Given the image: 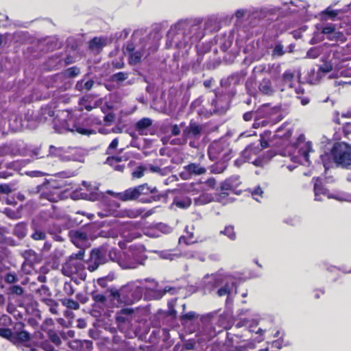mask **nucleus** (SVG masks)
<instances>
[{"mask_svg": "<svg viewBox=\"0 0 351 351\" xmlns=\"http://www.w3.org/2000/svg\"><path fill=\"white\" fill-rule=\"evenodd\" d=\"M146 170V167L144 166H138L136 168V169L132 173V176L134 178H141L144 176L145 171Z\"/></svg>", "mask_w": 351, "mask_h": 351, "instance_id": "obj_61", "label": "nucleus"}, {"mask_svg": "<svg viewBox=\"0 0 351 351\" xmlns=\"http://www.w3.org/2000/svg\"><path fill=\"white\" fill-rule=\"evenodd\" d=\"M232 150L229 147V143L226 141H215L213 142L208 149V155L211 160L219 159L230 160Z\"/></svg>", "mask_w": 351, "mask_h": 351, "instance_id": "obj_9", "label": "nucleus"}, {"mask_svg": "<svg viewBox=\"0 0 351 351\" xmlns=\"http://www.w3.org/2000/svg\"><path fill=\"white\" fill-rule=\"evenodd\" d=\"M206 172V169L199 163L191 162L183 167L180 176L183 180H189L193 176H201Z\"/></svg>", "mask_w": 351, "mask_h": 351, "instance_id": "obj_16", "label": "nucleus"}, {"mask_svg": "<svg viewBox=\"0 0 351 351\" xmlns=\"http://www.w3.org/2000/svg\"><path fill=\"white\" fill-rule=\"evenodd\" d=\"M6 310L17 320L21 319L23 318L22 313L17 309L16 306L14 304L8 302Z\"/></svg>", "mask_w": 351, "mask_h": 351, "instance_id": "obj_49", "label": "nucleus"}, {"mask_svg": "<svg viewBox=\"0 0 351 351\" xmlns=\"http://www.w3.org/2000/svg\"><path fill=\"white\" fill-rule=\"evenodd\" d=\"M93 118L88 117L84 113L80 115L74 114L71 111H67L66 118L62 125V128L72 132H77L81 135L90 136L95 134V131L89 128V122Z\"/></svg>", "mask_w": 351, "mask_h": 351, "instance_id": "obj_5", "label": "nucleus"}, {"mask_svg": "<svg viewBox=\"0 0 351 351\" xmlns=\"http://www.w3.org/2000/svg\"><path fill=\"white\" fill-rule=\"evenodd\" d=\"M230 160L219 159L217 161L210 167L211 172L214 173H223L228 167V162Z\"/></svg>", "mask_w": 351, "mask_h": 351, "instance_id": "obj_37", "label": "nucleus"}, {"mask_svg": "<svg viewBox=\"0 0 351 351\" xmlns=\"http://www.w3.org/2000/svg\"><path fill=\"white\" fill-rule=\"evenodd\" d=\"M23 256L24 257L25 262L33 265L34 264L38 259V254L33 250H26L23 253Z\"/></svg>", "mask_w": 351, "mask_h": 351, "instance_id": "obj_42", "label": "nucleus"}, {"mask_svg": "<svg viewBox=\"0 0 351 351\" xmlns=\"http://www.w3.org/2000/svg\"><path fill=\"white\" fill-rule=\"evenodd\" d=\"M260 151V148L256 146L254 143L248 145L241 153V157L243 158V162H250L253 155H256Z\"/></svg>", "mask_w": 351, "mask_h": 351, "instance_id": "obj_32", "label": "nucleus"}, {"mask_svg": "<svg viewBox=\"0 0 351 351\" xmlns=\"http://www.w3.org/2000/svg\"><path fill=\"white\" fill-rule=\"evenodd\" d=\"M62 304L68 308L73 310H77L80 308L79 303L71 298H64L60 300Z\"/></svg>", "mask_w": 351, "mask_h": 351, "instance_id": "obj_44", "label": "nucleus"}, {"mask_svg": "<svg viewBox=\"0 0 351 351\" xmlns=\"http://www.w3.org/2000/svg\"><path fill=\"white\" fill-rule=\"evenodd\" d=\"M273 56H282L285 54L284 47L282 44H276L274 47L273 51Z\"/></svg>", "mask_w": 351, "mask_h": 351, "instance_id": "obj_64", "label": "nucleus"}, {"mask_svg": "<svg viewBox=\"0 0 351 351\" xmlns=\"http://www.w3.org/2000/svg\"><path fill=\"white\" fill-rule=\"evenodd\" d=\"M92 298L95 303L106 305L107 303V298L104 294L99 293L97 291H93L91 293Z\"/></svg>", "mask_w": 351, "mask_h": 351, "instance_id": "obj_51", "label": "nucleus"}, {"mask_svg": "<svg viewBox=\"0 0 351 351\" xmlns=\"http://www.w3.org/2000/svg\"><path fill=\"white\" fill-rule=\"evenodd\" d=\"M24 292V289L20 285H11L7 289V294L8 295L21 296L23 295Z\"/></svg>", "mask_w": 351, "mask_h": 351, "instance_id": "obj_50", "label": "nucleus"}, {"mask_svg": "<svg viewBox=\"0 0 351 351\" xmlns=\"http://www.w3.org/2000/svg\"><path fill=\"white\" fill-rule=\"evenodd\" d=\"M281 80L283 86L281 88V91L285 90L287 88H293L295 82V71L291 69L286 70L281 77Z\"/></svg>", "mask_w": 351, "mask_h": 351, "instance_id": "obj_26", "label": "nucleus"}, {"mask_svg": "<svg viewBox=\"0 0 351 351\" xmlns=\"http://www.w3.org/2000/svg\"><path fill=\"white\" fill-rule=\"evenodd\" d=\"M36 317H30L27 319V323L29 326L34 328H37L39 326V320H41V315L40 312L38 311L36 313Z\"/></svg>", "mask_w": 351, "mask_h": 351, "instance_id": "obj_57", "label": "nucleus"}, {"mask_svg": "<svg viewBox=\"0 0 351 351\" xmlns=\"http://www.w3.org/2000/svg\"><path fill=\"white\" fill-rule=\"evenodd\" d=\"M147 259L145 249L141 245H131L127 250L123 251L121 259L122 269H136L143 265Z\"/></svg>", "mask_w": 351, "mask_h": 351, "instance_id": "obj_6", "label": "nucleus"}, {"mask_svg": "<svg viewBox=\"0 0 351 351\" xmlns=\"http://www.w3.org/2000/svg\"><path fill=\"white\" fill-rule=\"evenodd\" d=\"M80 73V69L77 66H73L65 69L62 74L66 78H73Z\"/></svg>", "mask_w": 351, "mask_h": 351, "instance_id": "obj_48", "label": "nucleus"}, {"mask_svg": "<svg viewBox=\"0 0 351 351\" xmlns=\"http://www.w3.org/2000/svg\"><path fill=\"white\" fill-rule=\"evenodd\" d=\"M95 84V81L93 79H90L86 82L84 80H80L77 82L75 84V89L81 93L84 91L90 90Z\"/></svg>", "mask_w": 351, "mask_h": 351, "instance_id": "obj_38", "label": "nucleus"}, {"mask_svg": "<svg viewBox=\"0 0 351 351\" xmlns=\"http://www.w3.org/2000/svg\"><path fill=\"white\" fill-rule=\"evenodd\" d=\"M320 54L321 51L318 47H311L308 50L306 56L309 58L315 59L318 58Z\"/></svg>", "mask_w": 351, "mask_h": 351, "instance_id": "obj_60", "label": "nucleus"}, {"mask_svg": "<svg viewBox=\"0 0 351 351\" xmlns=\"http://www.w3.org/2000/svg\"><path fill=\"white\" fill-rule=\"evenodd\" d=\"M128 73L127 72L120 71L113 74L111 76V80L117 83L122 82L128 78Z\"/></svg>", "mask_w": 351, "mask_h": 351, "instance_id": "obj_53", "label": "nucleus"}, {"mask_svg": "<svg viewBox=\"0 0 351 351\" xmlns=\"http://www.w3.org/2000/svg\"><path fill=\"white\" fill-rule=\"evenodd\" d=\"M42 196L51 202H57L60 199L59 195H55L51 192H47L42 194Z\"/></svg>", "mask_w": 351, "mask_h": 351, "instance_id": "obj_63", "label": "nucleus"}, {"mask_svg": "<svg viewBox=\"0 0 351 351\" xmlns=\"http://www.w3.org/2000/svg\"><path fill=\"white\" fill-rule=\"evenodd\" d=\"M187 234H188L187 236L180 237L179 239V242L180 243L182 242L186 245H190V244L194 243L195 241L193 240V239H194L193 233L187 232Z\"/></svg>", "mask_w": 351, "mask_h": 351, "instance_id": "obj_58", "label": "nucleus"}, {"mask_svg": "<svg viewBox=\"0 0 351 351\" xmlns=\"http://www.w3.org/2000/svg\"><path fill=\"white\" fill-rule=\"evenodd\" d=\"M24 324L20 321L14 326L15 331L10 329V335L6 339L17 346H24L29 348L30 351H36V349L29 343L31 339V335L26 330H23Z\"/></svg>", "mask_w": 351, "mask_h": 351, "instance_id": "obj_8", "label": "nucleus"}, {"mask_svg": "<svg viewBox=\"0 0 351 351\" xmlns=\"http://www.w3.org/2000/svg\"><path fill=\"white\" fill-rule=\"evenodd\" d=\"M223 285V278L219 275H212L203 285L204 294H210Z\"/></svg>", "mask_w": 351, "mask_h": 351, "instance_id": "obj_21", "label": "nucleus"}, {"mask_svg": "<svg viewBox=\"0 0 351 351\" xmlns=\"http://www.w3.org/2000/svg\"><path fill=\"white\" fill-rule=\"evenodd\" d=\"M54 116L55 107L53 104L43 106L40 109L38 116L36 117V121L38 123H44L48 118H53Z\"/></svg>", "mask_w": 351, "mask_h": 351, "instance_id": "obj_24", "label": "nucleus"}, {"mask_svg": "<svg viewBox=\"0 0 351 351\" xmlns=\"http://www.w3.org/2000/svg\"><path fill=\"white\" fill-rule=\"evenodd\" d=\"M153 120L149 117H143L134 125V129L141 136L153 135Z\"/></svg>", "mask_w": 351, "mask_h": 351, "instance_id": "obj_19", "label": "nucleus"}, {"mask_svg": "<svg viewBox=\"0 0 351 351\" xmlns=\"http://www.w3.org/2000/svg\"><path fill=\"white\" fill-rule=\"evenodd\" d=\"M62 273L67 276H71L73 274H79L80 278L84 280L86 274L82 262L75 260L73 257H69L66 261L62 265Z\"/></svg>", "mask_w": 351, "mask_h": 351, "instance_id": "obj_13", "label": "nucleus"}, {"mask_svg": "<svg viewBox=\"0 0 351 351\" xmlns=\"http://www.w3.org/2000/svg\"><path fill=\"white\" fill-rule=\"evenodd\" d=\"M213 201V197L208 194L201 195L195 199V204L196 206H203L209 204Z\"/></svg>", "mask_w": 351, "mask_h": 351, "instance_id": "obj_47", "label": "nucleus"}, {"mask_svg": "<svg viewBox=\"0 0 351 351\" xmlns=\"http://www.w3.org/2000/svg\"><path fill=\"white\" fill-rule=\"evenodd\" d=\"M106 258L108 261L117 263L121 267V259L122 258L123 251L118 250L116 247H106Z\"/></svg>", "mask_w": 351, "mask_h": 351, "instance_id": "obj_30", "label": "nucleus"}, {"mask_svg": "<svg viewBox=\"0 0 351 351\" xmlns=\"http://www.w3.org/2000/svg\"><path fill=\"white\" fill-rule=\"evenodd\" d=\"M146 41L143 39L137 40L134 37L128 40L125 45L123 50L125 53L128 54L129 64L136 65L139 64L145 53Z\"/></svg>", "mask_w": 351, "mask_h": 351, "instance_id": "obj_7", "label": "nucleus"}, {"mask_svg": "<svg viewBox=\"0 0 351 351\" xmlns=\"http://www.w3.org/2000/svg\"><path fill=\"white\" fill-rule=\"evenodd\" d=\"M220 234L226 236L232 241H234L237 239V234L234 230V227L232 225L226 226L224 230L220 231Z\"/></svg>", "mask_w": 351, "mask_h": 351, "instance_id": "obj_46", "label": "nucleus"}, {"mask_svg": "<svg viewBox=\"0 0 351 351\" xmlns=\"http://www.w3.org/2000/svg\"><path fill=\"white\" fill-rule=\"evenodd\" d=\"M13 234L19 239H23L27 234V228L23 223H17L14 228Z\"/></svg>", "mask_w": 351, "mask_h": 351, "instance_id": "obj_43", "label": "nucleus"}, {"mask_svg": "<svg viewBox=\"0 0 351 351\" xmlns=\"http://www.w3.org/2000/svg\"><path fill=\"white\" fill-rule=\"evenodd\" d=\"M202 130V125L194 119H191L189 125L184 128L182 136L185 139L199 137L201 135Z\"/></svg>", "mask_w": 351, "mask_h": 351, "instance_id": "obj_20", "label": "nucleus"}, {"mask_svg": "<svg viewBox=\"0 0 351 351\" xmlns=\"http://www.w3.org/2000/svg\"><path fill=\"white\" fill-rule=\"evenodd\" d=\"M47 334L48 337L47 339H45L42 332H35L36 337L40 339L39 346L45 351H54L55 347H60L62 341L57 332L53 330Z\"/></svg>", "mask_w": 351, "mask_h": 351, "instance_id": "obj_12", "label": "nucleus"}, {"mask_svg": "<svg viewBox=\"0 0 351 351\" xmlns=\"http://www.w3.org/2000/svg\"><path fill=\"white\" fill-rule=\"evenodd\" d=\"M241 184V182L239 176H232L229 177L221 184L220 188L221 193L219 194V196L221 197H226L229 195V193L228 191H234Z\"/></svg>", "mask_w": 351, "mask_h": 351, "instance_id": "obj_18", "label": "nucleus"}, {"mask_svg": "<svg viewBox=\"0 0 351 351\" xmlns=\"http://www.w3.org/2000/svg\"><path fill=\"white\" fill-rule=\"evenodd\" d=\"M106 254L105 246L93 249L87 262V269L90 272H93L96 271L101 265L108 262Z\"/></svg>", "mask_w": 351, "mask_h": 351, "instance_id": "obj_11", "label": "nucleus"}, {"mask_svg": "<svg viewBox=\"0 0 351 351\" xmlns=\"http://www.w3.org/2000/svg\"><path fill=\"white\" fill-rule=\"evenodd\" d=\"M64 292L68 295H72L75 293V289L71 283V281H66L63 287Z\"/></svg>", "mask_w": 351, "mask_h": 351, "instance_id": "obj_62", "label": "nucleus"}, {"mask_svg": "<svg viewBox=\"0 0 351 351\" xmlns=\"http://www.w3.org/2000/svg\"><path fill=\"white\" fill-rule=\"evenodd\" d=\"M117 278V274L114 271H110L108 275L99 278L97 280V285L102 287H108L109 283L113 282Z\"/></svg>", "mask_w": 351, "mask_h": 351, "instance_id": "obj_36", "label": "nucleus"}, {"mask_svg": "<svg viewBox=\"0 0 351 351\" xmlns=\"http://www.w3.org/2000/svg\"><path fill=\"white\" fill-rule=\"evenodd\" d=\"M33 232L31 234V238L35 241L45 240L46 239L45 231L37 223H33L32 225Z\"/></svg>", "mask_w": 351, "mask_h": 351, "instance_id": "obj_35", "label": "nucleus"}, {"mask_svg": "<svg viewBox=\"0 0 351 351\" xmlns=\"http://www.w3.org/2000/svg\"><path fill=\"white\" fill-rule=\"evenodd\" d=\"M69 348L74 349L75 351H92L93 344L89 340H75L69 343Z\"/></svg>", "mask_w": 351, "mask_h": 351, "instance_id": "obj_28", "label": "nucleus"}, {"mask_svg": "<svg viewBox=\"0 0 351 351\" xmlns=\"http://www.w3.org/2000/svg\"><path fill=\"white\" fill-rule=\"evenodd\" d=\"M195 341L193 339H189L183 343L181 351L193 350L195 348Z\"/></svg>", "mask_w": 351, "mask_h": 351, "instance_id": "obj_59", "label": "nucleus"}, {"mask_svg": "<svg viewBox=\"0 0 351 351\" xmlns=\"http://www.w3.org/2000/svg\"><path fill=\"white\" fill-rule=\"evenodd\" d=\"M112 300L119 304L131 305L138 302L143 297L144 288L135 282H129L119 289L109 290Z\"/></svg>", "mask_w": 351, "mask_h": 351, "instance_id": "obj_4", "label": "nucleus"}, {"mask_svg": "<svg viewBox=\"0 0 351 351\" xmlns=\"http://www.w3.org/2000/svg\"><path fill=\"white\" fill-rule=\"evenodd\" d=\"M268 107V104H263L261 108H259L256 111L251 110L246 112L243 114V119L246 122H249L252 121L255 118H258L261 117L262 114H263V113H265L267 111Z\"/></svg>", "mask_w": 351, "mask_h": 351, "instance_id": "obj_29", "label": "nucleus"}, {"mask_svg": "<svg viewBox=\"0 0 351 351\" xmlns=\"http://www.w3.org/2000/svg\"><path fill=\"white\" fill-rule=\"evenodd\" d=\"M108 40L107 37L95 36L90 39L88 42V49L90 51L100 53L103 48L108 44Z\"/></svg>", "mask_w": 351, "mask_h": 351, "instance_id": "obj_25", "label": "nucleus"}, {"mask_svg": "<svg viewBox=\"0 0 351 351\" xmlns=\"http://www.w3.org/2000/svg\"><path fill=\"white\" fill-rule=\"evenodd\" d=\"M312 151V146L310 142L306 143L303 146L300 147L298 153L302 156L306 161H308L309 152Z\"/></svg>", "mask_w": 351, "mask_h": 351, "instance_id": "obj_45", "label": "nucleus"}, {"mask_svg": "<svg viewBox=\"0 0 351 351\" xmlns=\"http://www.w3.org/2000/svg\"><path fill=\"white\" fill-rule=\"evenodd\" d=\"M321 160L326 169L330 167L331 160L337 167L348 169L351 166V145L346 142L337 141L329 152L321 155Z\"/></svg>", "mask_w": 351, "mask_h": 351, "instance_id": "obj_2", "label": "nucleus"}, {"mask_svg": "<svg viewBox=\"0 0 351 351\" xmlns=\"http://www.w3.org/2000/svg\"><path fill=\"white\" fill-rule=\"evenodd\" d=\"M42 302L49 307L51 313L53 315H58L59 304L56 300L52 299L51 297L50 298L44 299Z\"/></svg>", "mask_w": 351, "mask_h": 351, "instance_id": "obj_40", "label": "nucleus"}, {"mask_svg": "<svg viewBox=\"0 0 351 351\" xmlns=\"http://www.w3.org/2000/svg\"><path fill=\"white\" fill-rule=\"evenodd\" d=\"M114 114L112 111H110L103 117H101V116L93 117V119H91V123L96 125H101L102 121H104L105 124L106 125H110L114 121Z\"/></svg>", "mask_w": 351, "mask_h": 351, "instance_id": "obj_34", "label": "nucleus"}, {"mask_svg": "<svg viewBox=\"0 0 351 351\" xmlns=\"http://www.w3.org/2000/svg\"><path fill=\"white\" fill-rule=\"evenodd\" d=\"M114 196L121 202L138 201L143 204L159 202L165 197L156 187L152 189L147 183L130 187L123 192L114 193Z\"/></svg>", "mask_w": 351, "mask_h": 351, "instance_id": "obj_1", "label": "nucleus"}, {"mask_svg": "<svg viewBox=\"0 0 351 351\" xmlns=\"http://www.w3.org/2000/svg\"><path fill=\"white\" fill-rule=\"evenodd\" d=\"M338 15V11L330 10V7L322 11L321 16L323 19H335Z\"/></svg>", "mask_w": 351, "mask_h": 351, "instance_id": "obj_55", "label": "nucleus"}, {"mask_svg": "<svg viewBox=\"0 0 351 351\" xmlns=\"http://www.w3.org/2000/svg\"><path fill=\"white\" fill-rule=\"evenodd\" d=\"M221 287L217 291V294L219 297L224 295H230L231 294V287L228 283L223 284Z\"/></svg>", "mask_w": 351, "mask_h": 351, "instance_id": "obj_54", "label": "nucleus"}, {"mask_svg": "<svg viewBox=\"0 0 351 351\" xmlns=\"http://www.w3.org/2000/svg\"><path fill=\"white\" fill-rule=\"evenodd\" d=\"M99 101H94L93 96L91 95H85L80 98L78 101V110L83 113V111H91L98 106Z\"/></svg>", "mask_w": 351, "mask_h": 351, "instance_id": "obj_22", "label": "nucleus"}, {"mask_svg": "<svg viewBox=\"0 0 351 351\" xmlns=\"http://www.w3.org/2000/svg\"><path fill=\"white\" fill-rule=\"evenodd\" d=\"M123 160L121 156H109L104 161V164L110 166L114 171L123 173L125 169V165L121 164Z\"/></svg>", "mask_w": 351, "mask_h": 351, "instance_id": "obj_23", "label": "nucleus"}, {"mask_svg": "<svg viewBox=\"0 0 351 351\" xmlns=\"http://www.w3.org/2000/svg\"><path fill=\"white\" fill-rule=\"evenodd\" d=\"M36 293L40 298V302H43V300L45 298H50L51 297V292L49 288L45 285H42L36 291Z\"/></svg>", "mask_w": 351, "mask_h": 351, "instance_id": "obj_41", "label": "nucleus"}, {"mask_svg": "<svg viewBox=\"0 0 351 351\" xmlns=\"http://www.w3.org/2000/svg\"><path fill=\"white\" fill-rule=\"evenodd\" d=\"M154 284L153 287H143L145 297L147 300H160L167 293H171V294H173L176 292V288L166 286L163 289H161L158 287V283L154 281H152Z\"/></svg>", "mask_w": 351, "mask_h": 351, "instance_id": "obj_15", "label": "nucleus"}, {"mask_svg": "<svg viewBox=\"0 0 351 351\" xmlns=\"http://www.w3.org/2000/svg\"><path fill=\"white\" fill-rule=\"evenodd\" d=\"M106 208L104 210L106 216L135 218L141 215V213L133 209H120V204L114 200H106Z\"/></svg>", "mask_w": 351, "mask_h": 351, "instance_id": "obj_10", "label": "nucleus"}, {"mask_svg": "<svg viewBox=\"0 0 351 351\" xmlns=\"http://www.w3.org/2000/svg\"><path fill=\"white\" fill-rule=\"evenodd\" d=\"M241 75L238 73L232 74L228 77V80L230 84L232 83L233 86L223 87L221 92L215 93V99L213 101L215 105L214 112L223 113L229 109L232 99L237 94L236 86L241 83Z\"/></svg>", "mask_w": 351, "mask_h": 351, "instance_id": "obj_3", "label": "nucleus"}, {"mask_svg": "<svg viewBox=\"0 0 351 351\" xmlns=\"http://www.w3.org/2000/svg\"><path fill=\"white\" fill-rule=\"evenodd\" d=\"M134 310L131 308H125L117 312L116 315V322L119 326L121 324L130 323Z\"/></svg>", "mask_w": 351, "mask_h": 351, "instance_id": "obj_27", "label": "nucleus"}, {"mask_svg": "<svg viewBox=\"0 0 351 351\" xmlns=\"http://www.w3.org/2000/svg\"><path fill=\"white\" fill-rule=\"evenodd\" d=\"M47 232L52 238L57 241H63L64 238L62 236V230L61 226L56 223L49 224L47 227Z\"/></svg>", "mask_w": 351, "mask_h": 351, "instance_id": "obj_31", "label": "nucleus"}, {"mask_svg": "<svg viewBox=\"0 0 351 351\" xmlns=\"http://www.w3.org/2000/svg\"><path fill=\"white\" fill-rule=\"evenodd\" d=\"M313 181L314 182L313 189L315 196H317L318 195H326L327 190L324 187L321 178L314 177L313 178Z\"/></svg>", "mask_w": 351, "mask_h": 351, "instance_id": "obj_39", "label": "nucleus"}, {"mask_svg": "<svg viewBox=\"0 0 351 351\" xmlns=\"http://www.w3.org/2000/svg\"><path fill=\"white\" fill-rule=\"evenodd\" d=\"M54 326V322L51 318L46 319L43 324L41 325L40 328L43 331L46 333L49 331L53 330V328Z\"/></svg>", "mask_w": 351, "mask_h": 351, "instance_id": "obj_56", "label": "nucleus"}, {"mask_svg": "<svg viewBox=\"0 0 351 351\" xmlns=\"http://www.w3.org/2000/svg\"><path fill=\"white\" fill-rule=\"evenodd\" d=\"M258 89L261 93L266 95H272L274 90L269 78L264 77L258 84Z\"/></svg>", "mask_w": 351, "mask_h": 351, "instance_id": "obj_33", "label": "nucleus"}, {"mask_svg": "<svg viewBox=\"0 0 351 351\" xmlns=\"http://www.w3.org/2000/svg\"><path fill=\"white\" fill-rule=\"evenodd\" d=\"M333 121L337 125L335 128L333 139L337 141H339L343 138L350 140L351 136V122L341 121L338 112L337 113V116L334 118Z\"/></svg>", "mask_w": 351, "mask_h": 351, "instance_id": "obj_14", "label": "nucleus"}, {"mask_svg": "<svg viewBox=\"0 0 351 351\" xmlns=\"http://www.w3.org/2000/svg\"><path fill=\"white\" fill-rule=\"evenodd\" d=\"M71 241L77 247H87L89 245L88 236L82 229L71 230L69 232Z\"/></svg>", "mask_w": 351, "mask_h": 351, "instance_id": "obj_17", "label": "nucleus"}, {"mask_svg": "<svg viewBox=\"0 0 351 351\" xmlns=\"http://www.w3.org/2000/svg\"><path fill=\"white\" fill-rule=\"evenodd\" d=\"M3 281L7 284H14L19 281L17 274L14 272H7L3 275Z\"/></svg>", "mask_w": 351, "mask_h": 351, "instance_id": "obj_52", "label": "nucleus"}]
</instances>
